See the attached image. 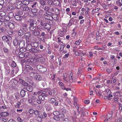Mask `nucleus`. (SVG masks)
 I'll use <instances>...</instances> for the list:
<instances>
[{
  "label": "nucleus",
  "mask_w": 122,
  "mask_h": 122,
  "mask_svg": "<svg viewBox=\"0 0 122 122\" xmlns=\"http://www.w3.org/2000/svg\"><path fill=\"white\" fill-rule=\"evenodd\" d=\"M8 9L9 10H12L14 9V7L11 5L9 6L8 7Z\"/></svg>",
  "instance_id": "obj_61"
},
{
  "label": "nucleus",
  "mask_w": 122,
  "mask_h": 122,
  "mask_svg": "<svg viewBox=\"0 0 122 122\" xmlns=\"http://www.w3.org/2000/svg\"><path fill=\"white\" fill-rule=\"evenodd\" d=\"M46 92L45 91H41L40 92H34V94L36 95H39L38 96L39 99V100L43 101L45 99V97H46L47 96V95L46 94Z\"/></svg>",
  "instance_id": "obj_1"
},
{
  "label": "nucleus",
  "mask_w": 122,
  "mask_h": 122,
  "mask_svg": "<svg viewBox=\"0 0 122 122\" xmlns=\"http://www.w3.org/2000/svg\"><path fill=\"white\" fill-rule=\"evenodd\" d=\"M9 115V113L8 112H4L1 113L0 115L1 117H6L8 116Z\"/></svg>",
  "instance_id": "obj_12"
},
{
  "label": "nucleus",
  "mask_w": 122,
  "mask_h": 122,
  "mask_svg": "<svg viewBox=\"0 0 122 122\" xmlns=\"http://www.w3.org/2000/svg\"><path fill=\"white\" fill-rule=\"evenodd\" d=\"M30 71V72L29 74V75L31 77H32L34 76V75L36 73V71L35 69H33Z\"/></svg>",
  "instance_id": "obj_10"
},
{
  "label": "nucleus",
  "mask_w": 122,
  "mask_h": 122,
  "mask_svg": "<svg viewBox=\"0 0 122 122\" xmlns=\"http://www.w3.org/2000/svg\"><path fill=\"white\" fill-rule=\"evenodd\" d=\"M59 118L58 116V117H57L56 116H55L54 117H53V119H54L56 120H58L59 119Z\"/></svg>",
  "instance_id": "obj_64"
},
{
  "label": "nucleus",
  "mask_w": 122,
  "mask_h": 122,
  "mask_svg": "<svg viewBox=\"0 0 122 122\" xmlns=\"http://www.w3.org/2000/svg\"><path fill=\"white\" fill-rule=\"evenodd\" d=\"M50 9V8L48 6H45L44 8V10L47 11L48 10Z\"/></svg>",
  "instance_id": "obj_59"
},
{
  "label": "nucleus",
  "mask_w": 122,
  "mask_h": 122,
  "mask_svg": "<svg viewBox=\"0 0 122 122\" xmlns=\"http://www.w3.org/2000/svg\"><path fill=\"white\" fill-rule=\"evenodd\" d=\"M33 95H34L32 96L31 99L30 98L31 96L30 95H29L28 96L29 99L28 101L30 104L34 103V102H35L37 99L36 97V96L37 97H38V96H37V95H35L34 94Z\"/></svg>",
  "instance_id": "obj_2"
},
{
  "label": "nucleus",
  "mask_w": 122,
  "mask_h": 122,
  "mask_svg": "<svg viewBox=\"0 0 122 122\" xmlns=\"http://www.w3.org/2000/svg\"><path fill=\"white\" fill-rule=\"evenodd\" d=\"M32 33L34 35L36 36H38L40 34V32H38L36 29L33 31L32 32Z\"/></svg>",
  "instance_id": "obj_24"
},
{
  "label": "nucleus",
  "mask_w": 122,
  "mask_h": 122,
  "mask_svg": "<svg viewBox=\"0 0 122 122\" xmlns=\"http://www.w3.org/2000/svg\"><path fill=\"white\" fill-rule=\"evenodd\" d=\"M58 84L59 87L62 89L64 88V86L63 83L61 81L58 82Z\"/></svg>",
  "instance_id": "obj_21"
},
{
  "label": "nucleus",
  "mask_w": 122,
  "mask_h": 122,
  "mask_svg": "<svg viewBox=\"0 0 122 122\" xmlns=\"http://www.w3.org/2000/svg\"><path fill=\"white\" fill-rule=\"evenodd\" d=\"M60 112L57 111H54L53 112V114L55 116H58Z\"/></svg>",
  "instance_id": "obj_35"
},
{
  "label": "nucleus",
  "mask_w": 122,
  "mask_h": 122,
  "mask_svg": "<svg viewBox=\"0 0 122 122\" xmlns=\"http://www.w3.org/2000/svg\"><path fill=\"white\" fill-rule=\"evenodd\" d=\"M42 116H39L36 117V119L38 121L41 122L42 121Z\"/></svg>",
  "instance_id": "obj_30"
},
{
  "label": "nucleus",
  "mask_w": 122,
  "mask_h": 122,
  "mask_svg": "<svg viewBox=\"0 0 122 122\" xmlns=\"http://www.w3.org/2000/svg\"><path fill=\"white\" fill-rule=\"evenodd\" d=\"M69 54L68 53L65 54V56L63 57V58L64 59H66L68 57Z\"/></svg>",
  "instance_id": "obj_58"
},
{
  "label": "nucleus",
  "mask_w": 122,
  "mask_h": 122,
  "mask_svg": "<svg viewBox=\"0 0 122 122\" xmlns=\"http://www.w3.org/2000/svg\"><path fill=\"white\" fill-rule=\"evenodd\" d=\"M34 113L36 116H39L40 115V113L39 111L37 110H36L34 111Z\"/></svg>",
  "instance_id": "obj_48"
},
{
  "label": "nucleus",
  "mask_w": 122,
  "mask_h": 122,
  "mask_svg": "<svg viewBox=\"0 0 122 122\" xmlns=\"http://www.w3.org/2000/svg\"><path fill=\"white\" fill-rule=\"evenodd\" d=\"M40 4L44 6L46 5L45 0H41L40 1Z\"/></svg>",
  "instance_id": "obj_28"
},
{
  "label": "nucleus",
  "mask_w": 122,
  "mask_h": 122,
  "mask_svg": "<svg viewBox=\"0 0 122 122\" xmlns=\"http://www.w3.org/2000/svg\"><path fill=\"white\" fill-rule=\"evenodd\" d=\"M19 82L22 85L27 86L28 85V84L27 83L21 79H19Z\"/></svg>",
  "instance_id": "obj_8"
},
{
  "label": "nucleus",
  "mask_w": 122,
  "mask_h": 122,
  "mask_svg": "<svg viewBox=\"0 0 122 122\" xmlns=\"http://www.w3.org/2000/svg\"><path fill=\"white\" fill-rule=\"evenodd\" d=\"M36 30L37 31L40 32V33L41 31V30L42 29L41 26H37L36 28Z\"/></svg>",
  "instance_id": "obj_38"
},
{
  "label": "nucleus",
  "mask_w": 122,
  "mask_h": 122,
  "mask_svg": "<svg viewBox=\"0 0 122 122\" xmlns=\"http://www.w3.org/2000/svg\"><path fill=\"white\" fill-rule=\"evenodd\" d=\"M34 111H35L33 109H30L29 111V112L30 114H32L33 113H34Z\"/></svg>",
  "instance_id": "obj_53"
},
{
  "label": "nucleus",
  "mask_w": 122,
  "mask_h": 122,
  "mask_svg": "<svg viewBox=\"0 0 122 122\" xmlns=\"http://www.w3.org/2000/svg\"><path fill=\"white\" fill-rule=\"evenodd\" d=\"M8 26L10 29H12L14 28L15 25L13 23L9 22L8 23Z\"/></svg>",
  "instance_id": "obj_16"
},
{
  "label": "nucleus",
  "mask_w": 122,
  "mask_h": 122,
  "mask_svg": "<svg viewBox=\"0 0 122 122\" xmlns=\"http://www.w3.org/2000/svg\"><path fill=\"white\" fill-rule=\"evenodd\" d=\"M7 68L6 69V71H5V73L6 75H8L10 72V71L9 66H7Z\"/></svg>",
  "instance_id": "obj_31"
},
{
  "label": "nucleus",
  "mask_w": 122,
  "mask_h": 122,
  "mask_svg": "<svg viewBox=\"0 0 122 122\" xmlns=\"http://www.w3.org/2000/svg\"><path fill=\"white\" fill-rule=\"evenodd\" d=\"M27 86L26 87V89L28 91L31 92L32 91V86L29 85H28V86Z\"/></svg>",
  "instance_id": "obj_19"
},
{
  "label": "nucleus",
  "mask_w": 122,
  "mask_h": 122,
  "mask_svg": "<svg viewBox=\"0 0 122 122\" xmlns=\"http://www.w3.org/2000/svg\"><path fill=\"white\" fill-rule=\"evenodd\" d=\"M53 0H50L47 1V3L50 5H54Z\"/></svg>",
  "instance_id": "obj_34"
},
{
  "label": "nucleus",
  "mask_w": 122,
  "mask_h": 122,
  "mask_svg": "<svg viewBox=\"0 0 122 122\" xmlns=\"http://www.w3.org/2000/svg\"><path fill=\"white\" fill-rule=\"evenodd\" d=\"M13 43L15 46L17 45L18 43V42L17 40L16 39H14L13 41Z\"/></svg>",
  "instance_id": "obj_37"
},
{
  "label": "nucleus",
  "mask_w": 122,
  "mask_h": 122,
  "mask_svg": "<svg viewBox=\"0 0 122 122\" xmlns=\"http://www.w3.org/2000/svg\"><path fill=\"white\" fill-rule=\"evenodd\" d=\"M2 121L5 122H6L8 121V119L7 118H3L2 119Z\"/></svg>",
  "instance_id": "obj_62"
},
{
  "label": "nucleus",
  "mask_w": 122,
  "mask_h": 122,
  "mask_svg": "<svg viewBox=\"0 0 122 122\" xmlns=\"http://www.w3.org/2000/svg\"><path fill=\"white\" fill-rule=\"evenodd\" d=\"M25 42L24 41H20L19 44V47L21 48L24 47L25 46Z\"/></svg>",
  "instance_id": "obj_9"
},
{
  "label": "nucleus",
  "mask_w": 122,
  "mask_h": 122,
  "mask_svg": "<svg viewBox=\"0 0 122 122\" xmlns=\"http://www.w3.org/2000/svg\"><path fill=\"white\" fill-rule=\"evenodd\" d=\"M106 92L107 95L109 94H111V91L110 89H107L106 90Z\"/></svg>",
  "instance_id": "obj_55"
},
{
  "label": "nucleus",
  "mask_w": 122,
  "mask_h": 122,
  "mask_svg": "<svg viewBox=\"0 0 122 122\" xmlns=\"http://www.w3.org/2000/svg\"><path fill=\"white\" fill-rule=\"evenodd\" d=\"M65 29H63L62 30H60L59 31L58 35L59 36L61 37L63 36L64 33Z\"/></svg>",
  "instance_id": "obj_13"
},
{
  "label": "nucleus",
  "mask_w": 122,
  "mask_h": 122,
  "mask_svg": "<svg viewBox=\"0 0 122 122\" xmlns=\"http://www.w3.org/2000/svg\"><path fill=\"white\" fill-rule=\"evenodd\" d=\"M36 68L37 70L41 72H44L46 71L47 70L46 67H43L40 65H37L36 66Z\"/></svg>",
  "instance_id": "obj_3"
},
{
  "label": "nucleus",
  "mask_w": 122,
  "mask_h": 122,
  "mask_svg": "<svg viewBox=\"0 0 122 122\" xmlns=\"http://www.w3.org/2000/svg\"><path fill=\"white\" fill-rule=\"evenodd\" d=\"M17 121L19 122H23V120L20 117H17Z\"/></svg>",
  "instance_id": "obj_45"
},
{
  "label": "nucleus",
  "mask_w": 122,
  "mask_h": 122,
  "mask_svg": "<svg viewBox=\"0 0 122 122\" xmlns=\"http://www.w3.org/2000/svg\"><path fill=\"white\" fill-rule=\"evenodd\" d=\"M35 60L34 58H29L27 59V61L30 64H31L34 62Z\"/></svg>",
  "instance_id": "obj_20"
},
{
  "label": "nucleus",
  "mask_w": 122,
  "mask_h": 122,
  "mask_svg": "<svg viewBox=\"0 0 122 122\" xmlns=\"http://www.w3.org/2000/svg\"><path fill=\"white\" fill-rule=\"evenodd\" d=\"M37 58L36 59L37 61L39 62H42L44 61V58L41 55H37Z\"/></svg>",
  "instance_id": "obj_5"
},
{
  "label": "nucleus",
  "mask_w": 122,
  "mask_h": 122,
  "mask_svg": "<svg viewBox=\"0 0 122 122\" xmlns=\"http://www.w3.org/2000/svg\"><path fill=\"white\" fill-rule=\"evenodd\" d=\"M20 93L21 96L22 97H24L25 95V92L24 90H21L20 92Z\"/></svg>",
  "instance_id": "obj_32"
},
{
  "label": "nucleus",
  "mask_w": 122,
  "mask_h": 122,
  "mask_svg": "<svg viewBox=\"0 0 122 122\" xmlns=\"http://www.w3.org/2000/svg\"><path fill=\"white\" fill-rule=\"evenodd\" d=\"M25 55V58H27L28 57L29 55V53L28 51H26L24 53Z\"/></svg>",
  "instance_id": "obj_44"
},
{
  "label": "nucleus",
  "mask_w": 122,
  "mask_h": 122,
  "mask_svg": "<svg viewBox=\"0 0 122 122\" xmlns=\"http://www.w3.org/2000/svg\"><path fill=\"white\" fill-rule=\"evenodd\" d=\"M117 121V122H122V118L120 117H118Z\"/></svg>",
  "instance_id": "obj_57"
},
{
  "label": "nucleus",
  "mask_w": 122,
  "mask_h": 122,
  "mask_svg": "<svg viewBox=\"0 0 122 122\" xmlns=\"http://www.w3.org/2000/svg\"><path fill=\"white\" fill-rule=\"evenodd\" d=\"M31 11L32 14L35 15H36V13L37 11V9H32Z\"/></svg>",
  "instance_id": "obj_25"
},
{
  "label": "nucleus",
  "mask_w": 122,
  "mask_h": 122,
  "mask_svg": "<svg viewBox=\"0 0 122 122\" xmlns=\"http://www.w3.org/2000/svg\"><path fill=\"white\" fill-rule=\"evenodd\" d=\"M25 68L26 70H29L30 71L33 69V68L31 66L28 65H25Z\"/></svg>",
  "instance_id": "obj_22"
},
{
  "label": "nucleus",
  "mask_w": 122,
  "mask_h": 122,
  "mask_svg": "<svg viewBox=\"0 0 122 122\" xmlns=\"http://www.w3.org/2000/svg\"><path fill=\"white\" fill-rule=\"evenodd\" d=\"M14 15V13L12 12H10L8 14V16L7 17H5V20H10V18H12Z\"/></svg>",
  "instance_id": "obj_6"
},
{
  "label": "nucleus",
  "mask_w": 122,
  "mask_h": 122,
  "mask_svg": "<svg viewBox=\"0 0 122 122\" xmlns=\"http://www.w3.org/2000/svg\"><path fill=\"white\" fill-rule=\"evenodd\" d=\"M11 66L13 67H15L16 66V64L14 61H13L12 63Z\"/></svg>",
  "instance_id": "obj_50"
},
{
  "label": "nucleus",
  "mask_w": 122,
  "mask_h": 122,
  "mask_svg": "<svg viewBox=\"0 0 122 122\" xmlns=\"http://www.w3.org/2000/svg\"><path fill=\"white\" fill-rule=\"evenodd\" d=\"M30 36V33H26L24 35L25 37L26 38H28Z\"/></svg>",
  "instance_id": "obj_39"
},
{
  "label": "nucleus",
  "mask_w": 122,
  "mask_h": 122,
  "mask_svg": "<svg viewBox=\"0 0 122 122\" xmlns=\"http://www.w3.org/2000/svg\"><path fill=\"white\" fill-rule=\"evenodd\" d=\"M36 4L37 3L36 2L33 3L32 5H31V7L32 8L36 7Z\"/></svg>",
  "instance_id": "obj_54"
},
{
  "label": "nucleus",
  "mask_w": 122,
  "mask_h": 122,
  "mask_svg": "<svg viewBox=\"0 0 122 122\" xmlns=\"http://www.w3.org/2000/svg\"><path fill=\"white\" fill-rule=\"evenodd\" d=\"M65 46L64 44H63L61 45L60 47V51H62V50L63 48Z\"/></svg>",
  "instance_id": "obj_47"
},
{
  "label": "nucleus",
  "mask_w": 122,
  "mask_h": 122,
  "mask_svg": "<svg viewBox=\"0 0 122 122\" xmlns=\"http://www.w3.org/2000/svg\"><path fill=\"white\" fill-rule=\"evenodd\" d=\"M36 23V21L35 20H32V22L30 23V25L32 26L34 25V24Z\"/></svg>",
  "instance_id": "obj_49"
},
{
  "label": "nucleus",
  "mask_w": 122,
  "mask_h": 122,
  "mask_svg": "<svg viewBox=\"0 0 122 122\" xmlns=\"http://www.w3.org/2000/svg\"><path fill=\"white\" fill-rule=\"evenodd\" d=\"M59 118H62L65 117V115L63 114H59L58 116Z\"/></svg>",
  "instance_id": "obj_43"
},
{
  "label": "nucleus",
  "mask_w": 122,
  "mask_h": 122,
  "mask_svg": "<svg viewBox=\"0 0 122 122\" xmlns=\"http://www.w3.org/2000/svg\"><path fill=\"white\" fill-rule=\"evenodd\" d=\"M75 52L76 55H79V56H81L84 55L83 52L82 50H78L77 51H76Z\"/></svg>",
  "instance_id": "obj_7"
},
{
  "label": "nucleus",
  "mask_w": 122,
  "mask_h": 122,
  "mask_svg": "<svg viewBox=\"0 0 122 122\" xmlns=\"http://www.w3.org/2000/svg\"><path fill=\"white\" fill-rule=\"evenodd\" d=\"M30 51L34 53L40 52L41 51L39 50L34 48L31 49L30 50Z\"/></svg>",
  "instance_id": "obj_15"
},
{
  "label": "nucleus",
  "mask_w": 122,
  "mask_h": 122,
  "mask_svg": "<svg viewBox=\"0 0 122 122\" xmlns=\"http://www.w3.org/2000/svg\"><path fill=\"white\" fill-rule=\"evenodd\" d=\"M63 122H69L68 119L66 118H65L62 119Z\"/></svg>",
  "instance_id": "obj_52"
},
{
  "label": "nucleus",
  "mask_w": 122,
  "mask_h": 122,
  "mask_svg": "<svg viewBox=\"0 0 122 122\" xmlns=\"http://www.w3.org/2000/svg\"><path fill=\"white\" fill-rule=\"evenodd\" d=\"M71 4L73 5V6H76L77 5V3L76 1L75 0L74 1L72 2Z\"/></svg>",
  "instance_id": "obj_42"
},
{
  "label": "nucleus",
  "mask_w": 122,
  "mask_h": 122,
  "mask_svg": "<svg viewBox=\"0 0 122 122\" xmlns=\"http://www.w3.org/2000/svg\"><path fill=\"white\" fill-rule=\"evenodd\" d=\"M29 28L30 30L31 31H32V32L36 29V26H30Z\"/></svg>",
  "instance_id": "obj_33"
},
{
  "label": "nucleus",
  "mask_w": 122,
  "mask_h": 122,
  "mask_svg": "<svg viewBox=\"0 0 122 122\" xmlns=\"http://www.w3.org/2000/svg\"><path fill=\"white\" fill-rule=\"evenodd\" d=\"M34 78L37 81H40L42 79V78L40 76L36 75L35 76Z\"/></svg>",
  "instance_id": "obj_18"
},
{
  "label": "nucleus",
  "mask_w": 122,
  "mask_h": 122,
  "mask_svg": "<svg viewBox=\"0 0 122 122\" xmlns=\"http://www.w3.org/2000/svg\"><path fill=\"white\" fill-rule=\"evenodd\" d=\"M22 6V4L21 2L18 3L16 5V6L17 8L18 9L20 8Z\"/></svg>",
  "instance_id": "obj_23"
},
{
  "label": "nucleus",
  "mask_w": 122,
  "mask_h": 122,
  "mask_svg": "<svg viewBox=\"0 0 122 122\" xmlns=\"http://www.w3.org/2000/svg\"><path fill=\"white\" fill-rule=\"evenodd\" d=\"M29 8L27 7H25L23 8V10L26 11L28 10Z\"/></svg>",
  "instance_id": "obj_60"
},
{
  "label": "nucleus",
  "mask_w": 122,
  "mask_h": 122,
  "mask_svg": "<svg viewBox=\"0 0 122 122\" xmlns=\"http://www.w3.org/2000/svg\"><path fill=\"white\" fill-rule=\"evenodd\" d=\"M21 3L25 5H26L29 4L28 1L26 0L22 1Z\"/></svg>",
  "instance_id": "obj_26"
},
{
  "label": "nucleus",
  "mask_w": 122,
  "mask_h": 122,
  "mask_svg": "<svg viewBox=\"0 0 122 122\" xmlns=\"http://www.w3.org/2000/svg\"><path fill=\"white\" fill-rule=\"evenodd\" d=\"M6 14L3 11H0V17H1L0 19V21L1 22V23L5 21V18L4 16L6 15Z\"/></svg>",
  "instance_id": "obj_4"
},
{
  "label": "nucleus",
  "mask_w": 122,
  "mask_h": 122,
  "mask_svg": "<svg viewBox=\"0 0 122 122\" xmlns=\"http://www.w3.org/2000/svg\"><path fill=\"white\" fill-rule=\"evenodd\" d=\"M76 111H74L73 113V116L72 117V118L73 119H76Z\"/></svg>",
  "instance_id": "obj_41"
},
{
  "label": "nucleus",
  "mask_w": 122,
  "mask_h": 122,
  "mask_svg": "<svg viewBox=\"0 0 122 122\" xmlns=\"http://www.w3.org/2000/svg\"><path fill=\"white\" fill-rule=\"evenodd\" d=\"M23 13L20 10H19V11H17L15 13V15H22L23 14Z\"/></svg>",
  "instance_id": "obj_29"
},
{
  "label": "nucleus",
  "mask_w": 122,
  "mask_h": 122,
  "mask_svg": "<svg viewBox=\"0 0 122 122\" xmlns=\"http://www.w3.org/2000/svg\"><path fill=\"white\" fill-rule=\"evenodd\" d=\"M15 19L18 21H20L22 19V18L20 15L15 14Z\"/></svg>",
  "instance_id": "obj_17"
},
{
  "label": "nucleus",
  "mask_w": 122,
  "mask_h": 122,
  "mask_svg": "<svg viewBox=\"0 0 122 122\" xmlns=\"http://www.w3.org/2000/svg\"><path fill=\"white\" fill-rule=\"evenodd\" d=\"M67 73H65L63 75V79L66 81H67V80H68L69 79H67V80L66 79V78L67 77Z\"/></svg>",
  "instance_id": "obj_40"
},
{
  "label": "nucleus",
  "mask_w": 122,
  "mask_h": 122,
  "mask_svg": "<svg viewBox=\"0 0 122 122\" xmlns=\"http://www.w3.org/2000/svg\"><path fill=\"white\" fill-rule=\"evenodd\" d=\"M81 68H79L78 69L77 72V74L78 75H79L81 74Z\"/></svg>",
  "instance_id": "obj_63"
},
{
  "label": "nucleus",
  "mask_w": 122,
  "mask_h": 122,
  "mask_svg": "<svg viewBox=\"0 0 122 122\" xmlns=\"http://www.w3.org/2000/svg\"><path fill=\"white\" fill-rule=\"evenodd\" d=\"M51 103H54L56 102V99L54 98H52L51 99Z\"/></svg>",
  "instance_id": "obj_56"
},
{
  "label": "nucleus",
  "mask_w": 122,
  "mask_h": 122,
  "mask_svg": "<svg viewBox=\"0 0 122 122\" xmlns=\"http://www.w3.org/2000/svg\"><path fill=\"white\" fill-rule=\"evenodd\" d=\"M51 25L45 23L44 25V28L47 30H49L51 28Z\"/></svg>",
  "instance_id": "obj_14"
},
{
  "label": "nucleus",
  "mask_w": 122,
  "mask_h": 122,
  "mask_svg": "<svg viewBox=\"0 0 122 122\" xmlns=\"http://www.w3.org/2000/svg\"><path fill=\"white\" fill-rule=\"evenodd\" d=\"M18 56L20 58H23L25 57L24 53H21L19 54Z\"/></svg>",
  "instance_id": "obj_36"
},
{
  "label": "nucleus",
  "mask_w": 122,
  "mask_h": 122,
  "mask_svg": "<svg viewBox=\"0 0 122 122\" xmlns=\"http://www.w3.org/2000/svg\"><path fill=\"white\" fill-rule=\"evenodd\" d=\"M102 5L104 9H108V7L106 5L104 4H103Z\"/></svg>",
  "instance_id": "obj_46"
},
{
  "label": "nucleus",
  "mask_w": 122,
  "mask_h": 122,
  "mask_svg": "<svg viewBox=\"0 0 122 122\" xmlns=\"http://www.w3.org/2000/svg\"><path fill=\"white\" fill-rule=\"evenodd\" d=\"M81 41L79 39L78 41H76L75 42V43H74L75 44L77 45H79L81 42Z\"/></svg>",
  "instance_id": "obj_51"
},
{
  "label": "nucleus",
  "mask_w": 122,
  "mask_h": 122,
  "mask_svg": "<svg viewBox=\"0 0 122 122\" xmlns=\"http://www.w3.org/2000/svg\"><path fill=\"white\" fill-rule=\"evenodd\" d=\"M51 12L47 11L46 13L44 14V16H46V15H48V16L51 17Z\"/></svg>",
  "instance_id": "obj_27"
},
{
  "label": "nucleus",
  "mask_w": 122,
  "mask_h": 122,
  "mask_svg": "<svg viewBox=\"0 0 122 122\" xmlns=\"http://www.w3.org/2000/svg\"><path fill=\"white\" fill-rule=\"evenodd\" d=\"M24 31H26V30L25 29L24 30L22 29H20L18 32V35L19 36L22 35L24 33Z\"/></svg>",
  "instance_id": "obj_11"
}]
</instances>
